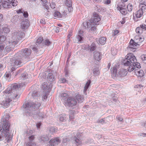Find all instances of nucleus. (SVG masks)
<instances>
[{
  "label": "nucleus",
  "instance_id": "nucleus-1",
  "mask_svg": "<svg viewBox=\"0 0 146 146\" xmlns=\"http://www.w3.org/2000/svg\"><path fill=\"white\" fill-rule=\"evenodd\" d=\"M31 53V50L27 48L23 49L15 55L13 62L14 66L20 65Z\"/></svg>",
  "mask_w": 146,
  "mask_h": 146
},
{
  "label": "nucleus",
  "instance_id": "nucleus-2",
  "mask_svg": "<svg viewBox=\"0 0 146 146\" xmlns=\"http://www.w3.org/2000/svg\"><path fill=\"white\" fill-rule=\"evenodd\" d=\"M3 125H0V141L5 139L7 142L10 141L11 135L9 134V127L10 124L9 122H2Z\"/></svg>",
  "mask_w": 146,
  "mask_h": 146
},
{
  "label": "nucleus",
  "instance_id": "nucleus-3",
  "mask_svg": "<svg viewBox=\"0 0 146 146\" xmlns=\"http://www.w3.org/2000/svg\"><path fill=\"white\" fill-rule=\"evenodd\" d=\"M101 20L100 16L96 12H94L92 17L89 21L91 24L90 30L93 31H96L97 26L99 24V22Z\"/></svg>",
  "mask_w": 146,
  "mask_h": 146
},
{
  "label": "nucleus",
  "instance_id": "nucleus-4",
  "mask_svg": "<svg viewBox=\"0 0 146 146\" xmlns=\"http://www.w3.org/2000/svg\"><path fill=\"white\" fill-rule=\"evenodd\" d=\"M40 104L38 102H36L35 103H34L28 102L26 103L25 105H23V107L26 109L25 112L27 114L28 113L29 115H30V112H29L28 110L31 111L34 110L38 109L40 106Z\"/></svg>",
  "mask_w": 146,
  "mask_h": 146
},
{
  "label": "nucleus",
  "instance_id": "nucleus-5",
  "mask_svg": "<svg viewBox=\"0 0 146 146\" xmlns=\"http://www.w3.org/2000/svg\"><path fill=\"white\" fill-rule=\"evenodd\" d=\"M64 104L66 106L72 107L76 105L77 102L74 98L70 97L66 99Z\"/></svg>",
  "mask_w": 146,
  "mask_h": 146
},
{
  "label": "nucleus",
  "instance_id": "nucleus-6",
  "mask_svg": "<svg viewBox=\"0 0 146 146\" xmlns=\"http://www.w3.org/2000/svg\"><path fill=\"white\" fill-rule=\"evenodd\" d=\"M134 72L135 75L138 78H141L145 75L143 71L139 68H136L134 71Z\"/></svg>",
  "mask_w": 146,
  "mask_h": 146
},
{
  "label": "nucleus",
  "instance_id": "nucleus-7",
  "mask_svg": "<svg viewBox=\"0 0 146 146\" xmlns=\"http://www.w3.org/2000/svg\"><path fill=\"white\" fill-rule=\"evenodd\" d=\"M60 143V140L58 137L52 139L49 141V146H56Z\"/></svg>",
  "mask_w": 146,
  "mask_h": 146
},
{
  "label": "nucleus",
  "instance_id": "nucleus-8",
  "mask_svg": "<svg viewBox=\"0 0 146 146\" xmlns=\"http://www.w3.org/2000/svg\"><path fill=\"white\" fill-rule=\"evenodd\" d=\"M125 57L126 59L133 64L135 63L136 62V59L135 56L132 53L128 54Z\"/></svg>",
  "mask_w": 146,
  "mask_h": 146
},
{
  "label": "nucleus",
  "instance_id": "nucleus-9",
  "mask_svg": "<svg viewBox=\"0 0 146 146\" xmlns=\"http://www.w3.org/2000/svg\"><path fill=\"white\" fill-rule=\"evenodd\" d=\"M143 12L142 10L139 9L133 13V19L135 20H137V19L140 18L143 16Z\"/></svg>",
  "mask_w": 146,
  "mask_h": 146
},
{
  "label": "nucleus",
  "instance_id": "nucleus-10",
  "mask_svg": "<svg viewBox=\"0 0 146 146\" xmlns=\"http://www.w3.org/2000/svg\"><path fill=\"white\" fill-rule=\"evenodd\" d=\"M127 73V70L125 69H120L117 74L118 77H124L126 76Z\"/></svg>",
  "mask_w": 146,
  "mask_h": 146
},
{
  "label": "nucleus",
  "instance_id": "nucleus-11",
  "mask_svg": "<svg viewBox=\"0 0 146 146\" xmlns=\"http://www.w3.org/2000/svg\"><path fill=\"white\" fill-rule=\"evenodd\" d=\"M138 43H137L135 41V42L132 39H131L129 43V44L128 46V48H136V47L138 45Z\"/></svg>",
  "mask_w": 146,
  "mask_h": 146
},
{
  "label": "nucleus",
  "instance_id": "nucleus-12",
  "mask_svg": "<svg viewBox=\"0 0 146 146\" xmlns=\"http://www.w3.org/2000/svg\"><path fill=\"white\" fill-rule=\"evenodd\" d=\"M134 40L138 44L140 43L144 40V38L140 35H137L135 36Z\"/></svg>",
  "mask_w": 146,
  "mask_h": 146
},
{
  "label": "nucleus",
  "instance_id": "nucleus-13",
  "mask_svg": "<svg viewBox=\"0 0 146 146\" xmlns=\"http://www.w3.org/2000/svg\"><path fill=\"white\" fill-rule=\"evenodd\" d=\"M94 57L95 60L99 61L101 60L102 55L100 52H96L94 53Z\"/></svg>",
  "mask_w": 146,
  "mask_h": 146
},
{
  "label": "nucleus",
  "instance_id": "nucleus-14",
  "mask_svg": "<svg viewBox=\"0 0 146 146\" xmlns=\"http://www.w3.org/2000/svg\"><path fill=\"white\" fill-rule=\"evenodd\" d=\"M111 76L114 78L117 76V67L116 66H114L111 69Z\"/></svg>",
  "mask_w": 146,
  "mask_h": 146
},
{
  "label": "nucleus",
  "instance_id": "nucleus-15",
  "mask_svg": "<svg viewBox=\"0 0 146 146\" xmlns=\"http://www.w3.org/2000/svg\"><path fill=\"white\" fill-rule=\"evenodd\" d=\"M52 14L54 19L61 18L62 16V15L60 12L57 11H54L53 12Z\"/></svg>",
  "mask_w": 146,
  "mask_h": 146
},
{
  "label": "nucleus",
  "instance_id": "nucleus-16",
  "mask_svg": "<svg viewBox=\"0 0 146 146\" xmlns=\"http://www.w3.org/2000/svg\"><path fill=\"white\" fill-rule=\"evenodd\" d=\"M61 100L62 101L63 103H64L65 101L66 100V99L68 97H70L68 96V95L67 93H63L61 94Z\"/></svg>",
  "mask_w": 146,
  "mask_h": 146
},
{
  "label": "nucleus",
  "instance_id": "nucleus-17",
  "mask_svg": "<svg viewBox=\"0 0 146 146\" xmlns=\"http://www.w3.org/2000/svg\"><path fill=\"white\" fill-rule=\"evenodd\" d=\"M11 101V100L9 98H6L3 102V105L5 107L8 106Z\"/></svg>",
  "mask_w": 146,
  "mask_h": 146
},
{
  "label": "nucleus",
  "instance_id": "nucleus-18",
  "mask_svg": "<svg viewBox=\"0 0 146 146\" xmlns=\"http://www.w3.org/2000/svg\"><path fill=\"white\" fill-rule=\"evenodd\" d=\"M7 1V0H6V1H3L2 2V5L4 8H9L11 7V5Z\"/></svg>",
  "mask_w": 146,
  "mask_h": 146
},
{
  "label": "nucleus",
  "instance_id": "nucleus-19",
  "mask_svg": "<svg viewBox=\"0 0 146 146\" xmlns=\"http://www.w3.org/2000/svg\"><path fill=\"white\" fill-rule=\"evenodd\" d=\"M122 63L125 66H128L131 64V62L125 57V59L123 60Z\"/></svg>",
  "mask_w": 146,
  "mask_h": 146
},
{
  "label": "nucleus",
  "instance_id": "nucleus-20",
  "mask_svg": "<svg viewBox=\"0 0 146 146\" xmlns=\"http://www.w3.org/2000/svg\"><path fill=\"white\" fill-rule=\"evenodd\" d=\"M8 2L13 7L16 6L17 5V2L16 0H7Z\"/></svg>",
  "mask_w": 146,
  "mask_h": 146
},
{
  "label": "nucleus",
  "instance_id": "nucleus-21",
  "mask_svg": "<svg viewBox=\"0 0 146 146\" xmlns=\"http://www.w3.org/2000/svg\"><path fill=\"white\" fill-rule=\"evenodd\" d=\"M125 7V4L122 2L119 3L117 5V9L118 10H121V9L124 8Z\"/></svg>",
  "mask_w": 146,
  "mask_h": 146
},
{
  "label": "nucleus",
  "instance_id": "nucleus-22",
  "mask_svg": "<svg viewBox=\"0 0 146 146\" xmlns=\"http://www.w3.org/2000/svg\"><path fill=\"white\" fill-rule=\"evenodd\" d=\"M73 139L75 141L74 143L77 145H80L82 144V141L76 137H74Z\"/></svg>",
  "mask_w": 146,
  "mask_h": 146
},
{
  "label": "nucleus",
  "instance_id": "nucleus-23",
  "mask_svg": "<svg viewBox=\"0 0 146 146\" xmlns=\"http://www.w3.org/2000/svg\"><path fill=\"white\" fill-rule=\"evenodd\" d=\"M82 25L85 29L91 27V24H90V22H84L83 23Z\"/></svg>",
  "mask_w": 146,
  "mask_h": 146
},
{
  "label": "nucleus",
  "instance_id": "nucleus-24",
  "mask_svg": "<svg viewBox=\"0 0 146 146\" xmlns=\"http://www.w3.org/2000/svg\"><path fill=\"white\" fill-rule=\"evenodd\" d=\"M136 69L135 66L133 64H130L128 68H127L128 71L129 72H131L133 71L134 70Z\"/></svg>",
  "mask_w": 146,
  "mask_h": 146
},
{
  "label": "nucleus",
  "instance_id": "nucleus-25",
  "mask_svg": "<svg viewBox=\"0 0 146 146\" xmlns=\"http://www.w3.org/2000/svg\"><path fill=\"white\" fill-rule=\"evenodd\" d=\"M65 4L66 6L68 7V10L69 11L70 10V12L72 11L73 10V8L72 7V4L71 2L70 1V2L69 1V3H68V1H67L66 2Z\"/></svg>",
  "mask_w": 146,
  "mask_h": 146
},
{
  "label": "nucleus",
  "instance_id": "nucleus-26",
  "mask_svg": "<svg viewBox=\"0 0 146 146\" xmlns=\"http://www.w3.org/2000/svg\"><path fill=\"white\" fill-rule=\"evenodd\" d=\"M76 98L79 102H82L83 100V98L79 94L76 96Z\"/></svg>",
  "mask_w": 146,
  "mask_h": 146
},
{
  "label": "nucleus",
  "instance_id": "nucleus-27",
  "mask_svg": "<svg viewBox=\"0 0 146 146\" xmlns=\"http://www.w3.org/2000/svg\"><path fill=\"white\" fill-rule=\"evenodd\" d=\"M106 38L105 37H102L100 38L99 42L100 44H104L106 42Z\"/></svg>",
  "mask_w": 146,
  "mask_h": 146
},
{
  "label": "nucleus",
  "instance_id": "nucleus-28",
  "mask_svg": "<svg viewBox=\"0 0 146 146\" xmlns=\"http://www.w3.org/2000/svg\"><path fill=\"white\" fill-rule=\"evenodd\" d=\"M29 23L28 22L26 21H23L21 23V27L22 29H24L26 27H28V26Z\"/></svg>",
  "mask_w": 146,
  "mask_h": 146
},
{
  "label": "nucleus",
  "instance_id": "nucleus-29",
  "mask_svg": "<svg viewBox=\"0 0 146 146\" xmlns=\"http://www.w3.org/2000/svg\"><path fill=\"white\" fill-rule=\"evenodd\" d=\"M9 117V116L8 115H5L2 120V122H9L8 120Z\"/></svg>",
  "mask_w": 146,
  "mask_h": 146
},
{
  "label": "nucleus",
  "instance_id": "nucleus-30",
  "mask_svg": "<svg viewBox=\"0 0 146 146\" xmlns=\"http://www.w3.org/2000/svg\"><path fill=\"white\" fill-rule=\"evenodd\" d=\"M136 32L138 34L140 35L143 32V30L140 27H137L136 29Z\"/></svg>",
  "mask_w": 146,
  "mask_h": 146
},
{
  "label": "nucleus",
  "instance_id": "nucleus-31",
  "mask_svg": "<svg viewBox=\"0 0 146 146\" xmlns=\"http://www.w3.org/2000/svg\"><path fill=\"white\" fill-rule=\"evenodd\" d=\"M47 78L50 81H52L54 79V77L52 73H49Z\"/></svg>",
  "mask_w": 146,
  "mask_h": 146
},
{
  "label": "nucleus",
  "instance_id": "nucleus-32",
  "mask_svg": "<svg viewBox=\"0 0 146 146\" xmlns=\"http://www.w3.org/2000/svg\"><path fill=\"white\" fill-rule=\"evenodd\" d=\"M96 48V46L95 43H93L92 44L90 47V51H94Z\"/></svg>",
  "mask_w": 146,
  "mask_h": 146
},
{
  "label": "nucleus",
  "instance_id": "nucleus-33",
  "mask_svg": "<svg viewBox=\"0 0 146 146\" xmlns=\"http://www.w3.org/2000/svg\"><path fill=\"white\" fill-rule=\"evenodd\" d=\"M3 30L5 34L8 33L10 32L9 29L7 27H3Z\"/></svg>",
  "mask_w": 146,
  "mask_h": 146
},
{
  "label": "nucleus",
  "instance_id": "nucleus-34",
  "mask_svg": "<svg viewBox=\"0 0 146 146\" xmlns=\"http://www.w3.org/2000/svg\"><path fill=\"white\" fill-rule=\"evenodd\" d=\"M13 94V96L14 98H18L19 97L20 95H19L17 91L14 92Z\"/></svg>",
  "mask_w": 146,
  "mask_h": 146
},
{
  "label": "nucleus",
  "instance_id": "nucleus-35",
  "mask_svg": "<svg viewBox=\"0 0 146 146\" xmlns=\"http://www.w3.org/2000/svg\"><path fill=\"white\" fill-rule=\"evenodd\" d=\"M41 140L43 141H48L49 140V137L46 135H43L41 138Z\"/></svg>",
  "mask_w": 146,
  "mask_h": 146
},
{
  "label": "nucleus",
  "instance_id": "nucleus-36",
  "mask_svg": "<svg viewBox=\"0 0 146 146\" xmlns=\"http://www.w3.org/2000/svg\"><path fill=\"white\" fill-rule=\"evenodd\" d=\"M127 9L129 11L131 12L133 9L132 5L130 3L127 6Z\"/></svg>",
  "mask_w": 146,
  "mask_h": 146
},
{
  "label": "nucleus",
  "instance_id": "nucleus-37",
  "mask_svg": "<svg viewBox=\"0 0 146 146\" xmlns=\"http://www.w3.org/2000/svg\"><path fill=\"white\" fill-rule=\"evenodd\" d=\"M48 84H47V82H44L42 85V87L44 90H46L48 88Z\"/></svg>",
  "mask_w": 146,
  "mask_h": 146
},
{
  "label": "nucleus",
  "instance_id": "nucleus-38",
  "mask_svg": "<svg viewBox=\"0 0 146 146\" xmlns=\"http://www.w3.org/2000/svg\"><path fill=\"white\" fill-rule=\"evenodd\" d=\"M6 38L4 35L0 36V43L4 42L6 40Z\"/></svg>",
  "mask_w": 146,
  "mask_h": 146
},
{
  "label": "nucleus",
  "instance_id": "nucleus-39",
  "mask_svg": "<svg viewBox=\"0 0 146 146\" xmlns=\"http://www.w3.org/2000/svg\"><path fill=\"white\" fill-rule=\"evenodd\" d=\"M91 82V81L90 80H88L85 86L84 91H86L87 90L89 86L90 83Z\"/></svg>",
  "mask_w": 146,
  "mask_h": 146
},
{
  "label": "nucleus",
  "instance_id": "nucleus-40",
  "mask_svg": "<svg viewBox=\"0 0 146 146\" xmlns=\"http://www.w3.org/2000/svg\"><path fill=\"white\" fill-rule=\"evenodd\" d=\"M12 89L11 88H8L4 92V94H9L11 92Z\"/></svg>",
  "mask_w": 146,
  "mask_h": 146
},
{
  "label": "nucleus",
  "instance_id": "nucleus-41",
  "mask_svg": "<svg viewBox=\"0 0 146 146\" xmlns=\"http://www.w3.org/2000/svg\"><path fill=\"white\" fill-rule=\"evenodd\" d=\"M51 43V42L48 39H46L44 41V44L46 45L49 46Z\"/></svg>",
  "mask_w": 146,
  "mask_h": 146
},
{
  "label": "nucleus",
  "instance_id": "nucleus-42",
  "mask_svg": "<svg viewBox=\"0 0 146 146\" xmlns=\"http://www.w3.org/2000/svg\"><path fill=\"white\" fill-rule=\"evenodd\" d=\"M43 40V37H42L40 36L37 39L36 41V43H38V44L41 43L42 41Z\"/></svg>",
  "mask_w": 146,
  "mask_h": 146
},
{
  "label": "nucleus",
  "instance_id": "nucleus-43",
  "mask_svg": "<svg viewBox=\"0 0 146 146\" xmlns=\"http://www.w3.org/2000/svg\"><path fill=\"white\" fill-rule=\"evenodd\" d=\"M141 57L142 61L143 62L146 63V55H142L141 56Z\"/></svg>",
  "mask_w": 146,
  "mask_h": 146
},
{
  "label": "nucleus",
  "instance_id": "nucleus-44",
  "mask_svg": "<svg viewBox=\"0 0 146 146\" xmlns=\"http://www.w3.org/2000/svg\"><path fill=\"white\" fill-rule=\"evenodd\" d=\"M119 32V31L117 29H115V30L113 31L112 33V35L113 36H115L117 34H118Z\"/></svg>",
  "mask_w": 146,
  "mask_h": 146
},
{
  "label": "nucleus",
  "instance_id": "nucleus-45",
  "mask_svg": "<svg viewBox=\"0 0 146 146\" xmlns=\"http://www.w3.org/2000/svg\"><path fill=\"white\" fill-rule=\"evenodd\" d=\"M21 86L20 84H17L15 83L14 84L13 86V89H15L21 87Z\"/></svg>",
  "mask_w": 146,
  "mask_h": 146
},
{
  "label": "nucleus",
  "instance_id": "nucleus-46",
  "mask_svg": "<svg viewBox=\"0 0 146 146\" xmlns=\"http://www.w3.org/2000/svg\"><path fill=\"white\" fill-rule=\"evenodd\" d=\"M118 10L122 14L125 15L126 14V10L124 8Z\"/></svg>",
  "mask_w": 146,
  "mask_h": 146
},
{
  "label": "nucleus",
  "instance_id": "nucleus-47",
  "mask_svg": "<svg viewBox=\"0 0 146 146\" xmlns=\"http://www.w3.org/2000/svg\"><path fill=\"white\" fill-rule=\"evenodd\" d=\"M141 5H146V0H141L140 2Z\"/></svg>",
  "mask_w": 146,
  "mask_h": 146
},
{
  "label": "nucleus",
  "instance_id": "nucleus-48",
  "mask_svg": "<svg viewBox=\"0 0 146 146\" xmlns=\"http://www.w3.org/2000/svg\"><path fill=\"white\" fill-rule=\"evenodd\" d=\"M143 87V86L141 85L140 84H138L135 85V88H140L142 89Z\"/></svg>",
  "mask_w": 146,
  "mask_h": 146
},
{
  "label": "nucleus",
  "instance_id": "nucleus-49",
  "mask_svg": "<svg viewBox=\"0 0 146 146\" xmlns=\"http://www.w3.org/2000/svg\"><path fill=\"white\" fill-rule=\"evenodd\" d=\"M140 27L141 28V29H143L145 30H146V25L144 24H142L140 26Z\"/></svg>",
  "mask_w": 146,
  "mask_h": 146
},
{
  "label": "nucleus",
  "instance_id": "nucleus-50",
  "mask_svg": "<svg viewBox=\"0 0 146 146\" xmlns=\"http://www.w3.org/2000/svg\"><path fill=\"white\" fill-rule=\"evenodd\" d=\"M82 36L78 35L77 36V38L78 40V41L80 42L81 40H82L83 37Z\"/></svg>",
  "mask_w": 146,
  "mask_h": 146
},
{
  "label": "nucleus",
  "instance_id": "nucleus-51",
  "mask_svg": "<svg viewBox=\"0 0 146 146\" xmlns=\"http://www.w3.org/2000/svg\"><path fill=\"white\" fill-rule=\"evenodd\" d=\"M49 93V92H48V94ZM48 94L45 93V94H44L42 98V99H44V100H46L47 98V96L48 95Z\"/></svg>",
  "mask_w": 146,
  "mask_h": 146
},
{
  "label": "nucleus",
  "instance_id": "nucleus-52",
  "mask_svg": "<svg viewBox=\"0 0 146 146\" xmlns=\"http://www.w3.org/2000/svg\"><path fill=\"white\" fill-rule=\"evenodd\" d=\"M50 6L51 7L52 9H54L55 8L56 4L53 2L50 4Z\"/></svg>",
  "mask_w": 146,
  "mask_h": 146
},
{
  "label": "nucleus",
  "instance_id": "nucleus-53",
  "mask_svg": "<svg viewBox=\"0 0 146 146\" xmlns=\"http://www.w3.org/2000/svg\"><path fill=\"white\" fill-rule=\"evenodd\" d=\"M140 6L141 7V10H142V11L146 9V5H140Z\"/></svg>",
  "mask_w": 146,
  "mask_h": 146
},
{
  "label": "nucleus",
  "instance_id": "nucleus-54",
  "mask_svg": "<svg viewBox=\"0 0 146 146\" xmlns=\"http://www.w3.org/2000/svg\"><path fill=\"white\" fill-rule=\"evenodd\" d=\"M5 48V46L3 44H0V51L3 50Z\"/></svg>",
  "mask_w": 146,
  "mask_h": 146
},
{
  "label": "nucleus",
  "instance_id": "nucleus-55",
  "mask_svg": "<svg viewBox=\"0 0 146 146\" xmlns=\"http://www.w3.org/2000/svg\"><path fill=\"white\" fill-rule=\"evenodd\" d=\"M23 15L25 17H27L29 15L28 14L27 11H24L23 13Z\"/></svg>",
  "mask_w": 146,
  "mask_h": 146
},
{
  "label": "nucleus",
  "instance_id": "nucleus-56",
  "mask_svg": "<svg viewBox=\"0 0 146 146\" xmlns=\"http://www.w3.org/2000/svg\"><path fill=\"white\" fill-rule=\"evenodd\" d=\"M18 43V41H13L12 42H11V44H12V45L14 46H15V45L17 44Z\"/></svg>",
  "mask_w": 146,
  "mask_h": 146
},
{
  "label": "nucleus",
  "instance_id": "nucleus-57",
  "mask_svg": "<svg viewBox=\"0 0 146 146\" xmlns=\"http://www.w3.org/2000/svg\"><path fill=\"white\" fill-rule=\"evenodd\" d=\"M83 31L81 30H80L78 31V35L83 36Z\"/></svg>",
  "mask_w": 146,
  "mask_h": 146
},
{
  "label": "nucleus",
  "instance_id": "nucleus-58",
  "mask_svg": "<svg viewBox=\"0 0 146 146\" xmlns=\"http://www.w3.org/2000/svg\"><path fill=\"white\" fill-rule=\"evenodd\" d=\"M40 23L43 24H45L46 23V22L44 19H41L40 20Z\"/></svg>",
  "mask_w": 146,
  "mask_h": 146
},
{
  "label": "nucleus",
  "instance_id": "nucleus-59",
  "mask_svg": "<svg viewBox=\"0 0 146 146\" xmlns=\"http://www.w3.org/2000/svg\"><path fill=\"white\" fill-rule=\"evenodd\" d=\"M82 135V134L80 132H78L76 134V136L78 138L80 137Z\"/></svg>",
  "mask_w": 146,
  "mask_h": 146
},
{
  "label": "nucleus",
  "instance_id": "nucleus-60",
  "mask_svg": "<svg viewBox=\"0 0 146 146\" xmlns=\"http://www.w3.org/2000/svg\"><path fill=\"white\" fill-rule=\"evenodd\" d=\"M111 1L110 0H106L104 2V4H109L110 3Z\"/></svg>",
  "mask_w": 146,
  "mask_h": 146
},
{
  "label": "nucleus",
  "instance_id": "nucleus-61",
  "mask_svg": "<svg viewBox=\"0 0 146 146\" xmlns=\"http://www.w3.org/2000/svg\"><path fill=\"white\" fill-rule=\"evenodd\" d=\"M39 117L41 118H42L44 117V115L43 113L39 112L38 114Z\"/></svg>",
  "mask_w": 146,
  "mask_h": 146
},
{
  "label": "nucleus",
  "instance_id": "nucleus-62",
  "mask_svg": "<svg viewBox=\"0 0 146 146\" xmlns=\"http://www.w3.org/2000/svg\"><path fill=\"white\" fill-rule=\"evenodd\" d=\"M61 81L62 83H65L66 82V80L64 78H61Z\"/></svg>",
  "mask_w": 146,
  "mask_h": 146
},
{
  "label": "nucleus",
  "instance_id": "nucleus-63",
  "mask_svg": "<svg viewBox=\"0 0 146 146\" xmlns=\"http://www.w3.org/2000/svg\"><path fill=\"white\" fill-rule=\"evenodd\" d=\"M34 137L33 135H31L29 137V139L30 141H32L34 139Z\"/></svg>",
  "mask_w": 146,
  "mask_h": 146
},
{
  "label": "nucleus",
  "instance_id": "nucleus-64",
  "mask_svg": "<svg viewBox=\"0 0 146 146\" xmlns=\"http://www.w3.org/2000/svg\"><path fill=\"white\" fill-rule=\"evenodd\" d=\"M60 120L62 121H64V117L62 116H61L59 118Z\"/></svg>",
  "mask_w": 146,
  "mask_h": 146
}]
</instances>
